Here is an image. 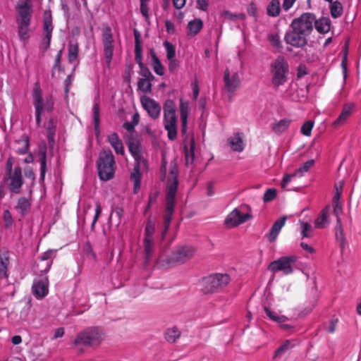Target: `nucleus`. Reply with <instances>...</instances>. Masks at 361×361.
Wrapping results in <instances>:
<instances>
[{"label": "nucleus", "instance_id": "f257e3e1", "mask_svg": "<svg viewBox=\"0 0 361 361\" xmlns=\"http://www.w3.org/2000/svg\"><path fill=\"white\" fill-rule=\"evenodd\" d=\"M178 169L176 162L171 163L166 182V207L164 215L161 237L164 238L170 227L176 204V195L178 186Z\"/></svg>", "mask_w": 361, "mask_h": 361}, {"label": "nucleus", "instance_id": "f03ea898", "mask_svg": "<svg viewBox=\"0 0 361 361\" xmlns=\"http://www.w3.org/2000/svg\"><path fill=\"white\" fill-rule=\"evenodd\" d=\"M16 23L19 39L26 43L30 38V25L33 13L31 0H19L16 6Z\"/></svg>", "mask_w": 361, "mask_h": 361}, {"label": "nucleus", "instance_id": "7ed1b4c3", "mask_svg": "<svg viewBox=\"0 0 361 361\" xmlns=\"http://www.w3.org/2000/svg\"><path fill=\"white\" fill-rule=\"evenodd\" d=\"M128 147L131 156L135 159V166L130 179L134 183V192L137 193L140 188L142 173L147 170L148 163L142 156L141 144L138 140L130 141Z\"/></svg>", "mask_w": 361, "mask_h": 361}, {"label": "nucleus", "instance_id": "20e7f679", "mask_svg": "<svg viewBox=\"0 0 361 361\" xmlns=\"http://www.w3.org/2000/svg\"><path fill=\"white\" fill-rule=\"evenodd\" d=\"M104 337L105 334L101 328L98 326L87 327L78 333L73 344L75 346L83 345L95 348L101 345Z\"/></svg>", "mask_w": 361, "mask_h": 361}, {"label": "nucleus", "instance_id": "39448f33", "mask_svg": "<svg viewBox=\"0 0 361 361\" xmlns=\"http://www.w3.org/2000/svg\"><path fill=\"white\" fill-rule=\"evenodd\" d=\"M99 178L102 180L107 181L112 179L115 174L116 162L114 157L110 149L100 152L97 161Z\"/></svg>", "mask_w": 361, "mask_h": 361}, {"label": "nucleus", "instance_id": "423d86ee", "mask_svg": "<svg viewBox=\"0 0 361 361\" xmlns=\"http://www.w3.org/2000/svg\"><path fill=\"white\" fill-rule=\"evenodd\" d=\"M271 75V84L274 87L278 88L288 81L289 66L288 62L283 56L277 57L270 66Z\"/></svg>", "mask_w": 361, "mask_h": 361}, {"label": "nucleus", "instance_id": "0eeeda50", "mask_svg": "<svg viewBox=\"0 0 361 361\" xmlns=\"http://www.w3.org/2000/svg\"><path fill=\"white\" fill-rule=\"evenodd\" d=\"M230 280V276L227 274H210L202 279V291L205 294L218 292L226 287Z\"/></svg>", "mask_w": 361, "mask_h": 361}, {"label": "nucleus", "instance_id": "6e6552de", "mask_svg": "<svg viewBox=\"0 0 361 361\" xmlns=\"http://www.w3.org/2000/svg\"><path fill=\"white\" fill-rule=\"evenodd\" d=\"M32 96L33 99V106L35 111H36V106L41 109L40 113L47 111L51 113L54 109V99L52 95H47L44 98L42 95V90L40 87L39 82L34 84Z\"/></svg>", "mask_w": 361, "mask_h": 361}, {"label": "nucleus", "instance_id": "1a4fd4ad", "mask_svg": "<svg viewBox=\"0 0 361 361\" xmlns=\"http://www.w3.org/2000/svg\"><path fill=\"white\" fill-rule=\"evenodd\" d=\"M102 42L106 65L110 68L114 51V39L111 28L107 25L102 30Z\"/></svg>", "mask_w": 361, "mask_h": 361}, {"label": "nucleus", "instance_id": "9d476101", "mask_svg": "<svg viewBox=\"0 0 361 361\" xmlns=\"http://www.w3.org/2000/svg\"><path fill=\"white\" fill-rule=\"evenodd\" d=\"M297 261L295 255L284 256L271 262L268 269L273 272L281 271L284 275H288L293 272V265Z\"/></svg>", "mask_w": 361, "mask_h": 361}, {"label": "nucleus", "instance_id": "9b49d317", "mask_svg": "<svg viewBox=\"0 0 361 361\" xmlns=\"http://www.w3.org/2000/svg\"><path fill=\"white\" fill-rule=\"evenodd\" d=\"M3 182L7 185L11 192L19 194L24 183L21 168L16 166L13 172H7Z\"/></svg>", "mask_w": 361, "mask_h": 361}, {"label": "nucleus", "instance_id": "f8f14e48", "mask_svg": "<svg viewBox=\"0 0 361 361\" xmlns=\"http://www.w3.org/2000/svg\"><path fill=\"white\" fill-rule=\"evenodd\" d=\"M314 15L312 13H304L292 20L290 27L310 35L314 29Z\"/></svg>", "mask_w": 361, "mask_h": 361}, {"label": "nucleus", "instance_id": "ddd939ff", "mask_svg": "<svg viewBox=\"0 0 361 361\" xmlns=\"http://www.w3.org/2000/svg\"><path fill=\"white\" fill-rule=\"evenodd\" d=\"M195 252V248L192 246H178L172 252L171 256L168 259L167 262L169 265L184 263L189 260L194 255Z\"/></svg>", "mask_w": 361, "mask_h": 361}, {"label": "nucleus", "instance_id": "4468645a", "mask_svg": "<svg viewBox=\"0 0 361 361\" xmlns=\"http://www.w3.org/2000/svg\"><path fill=\"white\" fill-rule=\"evenodd\" d=\"M309 36V35L298 31L295 28H291L290 30L286 32L284 41L287 44L295 48H303L307 44Z\"/></svg>", "mask_w": 361, "mask_h": 361}, {"label": "nucleus", "instance_id": "2eb2a0df", "mask_svg": "<svg viewBox=\"0 0 361 361\" xmlns=\"http://www.w3.org/2000/svg\"><path fill=\"white\" fill-rule=\"evenodd\" d=\"M54 25L52 16L50 11H44L43 14V35L42 44L44 46V50H47L51 44Z\"/></svg>", "mask_w": 361, "mask_h": 361}, {"label": "nucleus", "instance_id": "dca6fc26", "mask_svg": "<svg viewBox=\"0 0 361 361\" xmlns=\"http://www.w3.org/2000/svg\"><path fill=\"white\" fill-rule=\"evenodd\" d=\"M251 218V214H242L240 209L235 208L227 215L224 224L227 228H231L246 222Z\"/></svg>", "mask_w": 361, "mask_h": 361}, {"label": "nucleus", "instance_id": "f3484780", "mask_svg": "<svg viewBox=\"0 0 361 361\" xmlns=\"http://www.w3.org/2000/svg\"><path fill=\"white\" fill-rule=\"evenodd\" d=\"M140 102L143 109L152 118L157 119L159 117L161 107L157 101L147 96H142L140 97Z\"/></svg>", "mask_w": 361, "mask_h": 361}, {"label": "nucleus", "instance_id": "a211bd4d", "mask_svg": "<svg viewBox=\"0 0 361 361\" xmlns=\"http://www.w3.org/2000/svg\"><path fill=\"white\" fill-rule=\"evenodd\" d=\"M49 282L47 276H42L41 279L34 280L32 286V293L38 300L44 298L49 292Z\"/></svg>", "mask_w": 361, "mask_h": 361}, {"label": "nucleus", "instance_id": "6ab92c4d", "mask_svg": "<svg viewBox=\"0 0 361 361\" xmlns=\"http://www.w3.org/2000/svg\"><path fill=\"white\" fill-rule=\"evenodd\" d=\"M224 80L226 89L230 93L235 92L241 83L238 73L235 72L231 74L228 69L224 71Z\"/></svg>", "mask_w": 361, "mask_h": 361}, {"label": "nucleus", "instance_id": "aec40b11", "mask_svg": "<svg viewBox=\"0 0 361 361\" xmlns=\"http://www.w3.org/2000/svg\"><path fill=\"white\" fill-rule=\"evenodd\" d=\"M163 123L164 129L167 131L168 138L170 140H175L177 137L176 114L164 116Z\"/></svg>", "mask_w": 361, "mask_h": 361}, {"label": "nucleus", "instance_id": "412c9836", "mask_svg": "<svg viewBox=\"0 0 361 361\" xmlns=\"http://www.w3.org/2000/svg\"><path fill=\"white\" fill-rule=\"evenodd\" d=\"M355 108L354 103H346L343 106L342 111L338 117L332 123L331 126L337 128L343 126L348 119Z\"/></svg>", "mask_w": 361, "mask_h": 361}, {"label": "nucleus", "instance_id": "4be33fe9", "mask_svg": "<svg viewBox=\"0 0 361 361\" xmlns=\"http://www.w3.org/2000/svg\"><path fill=\"white\" fill-rule=\"evenodd\" d=\"M179 110L180 119L181 122V132L183 135H185L187 133L188 118L190 114L189 102L183 98L180 99Z\"/></svg>", "mask_w": 361, "mask_h": 361}, {"label": "nucleus", "instance_id": "5701e85b", "mask_svg": "<svg viewBox=\"0 0 361 361\" xmlns=\"http://www.w3.org/2000/svg\"><path fill=\"white\" fill-rule=\"evenodd\" d=\"M228 144L233 152H242L245 149L243 133L237 132L227 140Z\"/></svg>", "mask_w": 361, "mask_h": 361}, {"label": "nucleus", "instance_id": "b1692460", "mask_svg": "<svg viewBox=\"0 0 361 361\" xmlns=\"http://www.w3.org/2000/svg\"><path fill=\"white\" fill-rule=\"evenodd\" d=\"M286 221V216H284L279 219L274 223L269 232L267 234V239L269 242L272 243L276 240L281 228L285 225Z\"/></svg>", "mask_w": 361, "mask_h": 361}, {"label": "nucleus", "instance_id": "393cba45", "mask_svg": "<svg viewBox=\"0 0 361 361\" xmlns=\"http://www.w3.org/2000/svg\"><path fill=\"white\" fill-rule=\"evenodd\" d=\"M107 140L117 154L124 155L125 150L122 140L116 133H112L109 135Z\"/></svg>", "mask_w": 361, "mask_h": 361}, {"label": "nucleus", "instance_id": "a878e982", "mask_svg": "<svg viewBox=\"0 0 361 361\" xmlns=\"http://www.w3.org/2000/svg\"><path fill=\"white\" fill-rule=\"evenodd\" d=\"M135 36V59L138 66H142V49L140 42V33L136 29L134 30Z\"/></svg>", "mask_w": 361, "mask_h": 361}, {"label": "nucleus", "instance_id": "bb28decb", "mask_svg": "<svg viewBox=\"0 0 361 361\" xmlns=\"http://www.w3.org/2000/svg\"><path fill=\"white\" fill-rule=\"evenodd\" d=\"M39 161L40 164L39 180L41 182H44L47 172V147L45 145L39 149Z\"/></svg>", "mask_w": 361, "mask_h": 361}, {"label": "nucleus", "instance_id": "cd10ccee", "mask_svg": "<svg viewBox=\"0 0 361 361\" xmlns=\"http://www.w3.org/2000/svg\"><path fill=\"white\" fill-rule=\"evenodd\" d=\"M314 27L317 31L321 34L327 33L330 30L331 20L326 17L317 20L316 16H314Z\"/></svg>", "mask_w": 361, "mask_h": 361}, {"label": "nucleus", "instance_id": "c85d7f7f", "mask_svg": "<svg viewBox=\"0 0 361 361\" xmlns=\"http://www.w3.org/2000/svg\"><path fill=\"white\" fill-rule=\"evenodd\" d=\"M56 250L49 249L46 252H43L40 256L39 259L41 262H46V266L44 269L41 270V272L47 273L53 263V259L56 257Z\"/></svg>", "mask_w": 361, "mask_h": 361}, {"label": "nucleus", "instance_id": "c756f323", "mask_svg": "<svg viewBox=\"0 0 361 361\" xmlns=\"http://www.w3.org/2000/svg\"><path fill=\"white\" fill-rule=\"evenodd\" d=\"M329 212V206H326L322 209L321 214L314 221L315 228H324L329 225V221L327 217Z\"/></svg>", "mask_w": 361, "mask_h": 361}, {"label": "nucleus", "instance_id": "7c9ffc66", "mask_svg": "<svg viewBox=\"0 0 361 361\" xmlns=\"http://www.w3.org/2000/svg\"><path fill=\"white\" fill-rule=\"evenodd\" d=\"M202 27V20L200 18H195L194 20L189 21L188 24V35L190 37H194L200 32Z\"/></svg>", "mask_w": 361, "mask_h": 361}, {"label": "nucleus", "instance_id": "2f4dec72", "mask_svg": "<svg viewBox=\"0 0 361 361\" xmlns=\"http://www.w3.org/2000/svg\"><path fill=\"white\" fill-rule=\"evenodd\" d=\"M79 54V44L76 40H71L68 47V60L70 63H73L78 59Z\"/></svg>", "mask_w": 361, "mask_h": 361}, {"label": "nucleus", "instance_id": "473e14b6", "mask_svg": "<svg viewBox=\"0 0 361 361\" xmlns=\"http://www.w3.org/2000/svg\"><path fill=\"white\" fill-rule=\"evenodd\" d=\"M336 239L338 243L341 250L344 249L345 245V236L344 234L343 228L340 218L336 220Z\"/></svg>", "mask_w": 361, "mask_h": 361}, {"label": "nucleus", "instance_id": "72a5a7b5", "mask_svg": "<svg viewBox=\"0 0 361 361\" xmlns=\"http://www.w3.org/2000/svg\"><path fill=\"white\" fill-rule=\"evenodd\" d=\"M30 207L31 203L29 200L25 197H21L18 199L15 208L22 216H24L29 212Z\"/></svg>", "mask_w": 361, "mask_h": 361}, {"label": "nucleus", "instance_id": "f704fd0d", "mask_svg": "<svg viewBox=\"0 0 361 361\" xmlns=\"http://www.w3.org/2000/svg\"><path fill=\"white\" fill-rule=\"evenodd\" d=\"M16 144L20 145L16 149V153L20 155L25 154L30 149V137L27 135H23L20 139L16 141Z\"/></svg>", "mask_w": 361, "mask_h": 361}, {"label": "nucleus", "instance_id": "c9c22d12", "mask_svg": "<svg viewBox=\"0 0 361 361\" xmlns=\"http://www.w3.org/2000/svg\"><path fill=\"white\" fill-rule=\"evenodd\" d=\"M281 13V6L279 0H271L267 7V13L270 17H277Z\"/></svg>", "mask_w": 361, "mask_h": 361}, {"label": "nucleus", "instance_id": "e433bc0d", "mask_svg": "<svg viewBox=\"0 0 361 361\" xmlns=\"http://www.w3.org/2000/svg\"><path fill=\"white\" fill-rule=\"evenodd\" d=\"M143 247L145 252V262L148 263L152 257L154 253V240L144 239Z\"/></svg>", "mask_w": 361, "mask_h": 361}, {"label": "nucleus", "instance_id": "4c0bfd02", "mask_svg": "<svg viewBox=\"0 0 361 361\" xmlns=\"http://www.w3.org/2000/svg\"><path fill=\"white\" fill-rule=\"evenodd\" d=\"M264 312L267 316L273 322H277L278 324H282L286 322L288 319L284 315H280L277 312L272 311L267 307H264Z\"/></svg>", "mask_w": 361, "mask_h": 361}, {"label": "nucleus", "instance_id": "58836bf2", "mask_svg": "<svg viewBox=\"0 0 361 361\" xmlns=\"http://www.w3.org/2000/svg\"><path fill=\"white\" fill-rule=\"evenodd\" d=\"M180 336V331L177 327L168 329L165 332L166 340L171 343H173Z\"/></svg>", "mask_w": 361, "mask_h": 361}, {"label": "nucleus", "instance_id": "ea45409f", "mask_svg": "<svg viewBox=\"0 0 361 361\" xmlns=\"http://www.w3.org/2000/svg\"><path fill=\"white\" fill-rule=\"evenodd\" d=\"M290 120L284 118L273 124L272 130L276 133L280 134L284 132L290 126Z\"/></svg>", "mask_w": 361, "mask_h": 361}, {"label": "nucleus", "instance_id": "a19ab883", "mask_svg": "<svg viewBox=\"0 0 361 361\" xmlns=\"http://www.w3.org/2000/svg\"><path fill=\"white\" fill-rule=\"evenodd\" d=\"M154 79L140 78L137 82V90L143 93H150L152 91V81Z\"/></svg>", "mask_w": 361, "mask_h": 361}, {"label": "nucleus", "instance_id": "79ce46f5", "mask_svg": "<svg viewBox=\"0 0 361 361\" xmlns=\"http://www.w3.org/2000/svg\"><path fill=\"white\" fill-rule=\"evenodd\" d=\"M152 68L154 71L159 75H163L164 68L156 54L152 51Z\"/></svg>", "mask_w": 361, "mask_h": 361}, {"label": "nucleus", "instance_id": "37998d69", "mask_svg": "<svg viewBox=\"0 0 361 361\" xmlns=\"http://www.w3.org/2000/svg\"><path fill=\"white\" fill-rule=\"evenodd\" d=\"M330 13L331 16L334 18L340 17L343 13V6L341 2L338 1H334L331 2L330 4Z\"/></svg>", "mask_w": 361, "mask_h": 361}, {"label": "nucleus", "instance_id": "c03bdc74", "mask_svg": "<svg viewBox=\"0 0 361 361\" xmlns=\"http://www.w3.org/2000/svg\"><path fill=\"white\" fill-rule=\"evenodd\" d=\"M176 104L173 100L166 99L164 104V116L176 114Z\"/></svg>", "mask_w": 361, "mask_h": 361}, {"label": "nucleus", "instance_id": "a18cd8bd", "mask_svg": "<svg viewBox=\"0 0 361 361\" xmlns=\"http://www.w3.org/2000/svg\"><path fill=\"white\" fill-rule=\"evenodd\" d=\"M45 128L47 131V137L49 140H53L56 128V123L54 119L50 118L49 121L46 123Z\"/></svg>", "mask_w": 361, "mask_h": 361}, {"label": "nucleus", "instance_id": "49530a36", "mask_svg": "<svg viewBox=\"0 0 361 361\" xmlns=\"http://www.w3.org/2000/svg\"><path fill=\"white\" fill-rule=\"evenodd\" d=\"M8 258L7 257L0 256V277L2 279L8 278Z\"/></svg>", "mask_w": 361, "mask_h": 361}, {"label": "nucleus", "instance_id": "de8ad7c7", "mask_svg": "<svg viewBox=\"0 0 361 361\" xmlns=\"http://www.w3.org/2000/svg\"><path fill=\"white\" fill-rule=\"evenodd\" d=\"M93 112V120H94V129L97 130L99 127V102L96 100L93 104L92 107Z\"/></svg>", "mask_w": 361, "mask_h": 361}, {"label": "nucleus", "instance_id": "09e8293b", "mask_svg": "<svg viewBox=\"0 0 361 361\" xmlns=\"http://www.w3.org/2000/svg\"><path fill=\"white\" fill-rule=\"evenodd\" d=\"M155 232V225L152 221H148L145 229L144 239L154 240V234Z\"/></svg>", "mask_w": 361, "mask_h": 361}, {"label": "nucleus", "instance_id": "8fccbe9b", "mask_svg": "<svg viewBox=\"0 0 361 361\" xmlns=\"http://www.w3.org/2000/svg\"><path fill=\"white\" fill-rule=\"evenodd\" d=\"M300 228H301V235L302 238H310L311 237V233L312 231V226L307 223L300 221Z\"/></svg>", "mask_w": 361, "mask_h": 361}, {"label": "nucleus", "instance_id": "3c124183", "mask_svg": "<svg viewBox=\"0 0 361 361\" xmlns=\"http://www.w3.org/2000/svg\"><path fill=\"white\" fill-rule=\"evenodd\" d=\"M314 161L313 159L305 161L300 167H299L295 173L298 176H302L303 174L309 171V169L313 166Z\"/></svg>", "mask_w": 361, "mask_h": 361}, {"label": "nucleus", "instance_id": "603ef678", "mask_svg": "<svg viewBox=\"0 0 361 361\" xmlns=\"http://www.w3.org/2000/svg\"><path fill=\"white\" fill-rule=\"evenodd\" d=\"M314 126V121L308 120L305 122L300 129L302 134L305 136H310Z\"/></svg>", "mask_w": 361, "mask_h": 361}, {"label": "nucleus", "instance_id": "864d4df0", "mask_svg": "<svg viewBox=\"0 0 361 361\" xmlns=\"http://www.w3.org/2000/svg\"><path fill=\"white\" fill-rule=\"evenodd\" d=\"M164 46L166 51V57L168 59H175L176 49L174 46L168 41L164 42Z\"/></svg>", "mask_w": 361, "mask_h": 361}, {"label": "nucleus", "instance_id": "5fc2aeb1", "mask_svg": "<svg viewBox=\"0 0 361 361\" xmlns=\"http://www.w3.org/2000/svg\"><path fill=\"white\" fill-rule=\"evenodd\" d=\"M123 216V209L120 207H116L111 212L110 219L116 218L117 224H120Z\"/></svg>", "mask_w": 361, "mask_h": 361}, {"label": "nucleus", "instance_id": "6e6d98bb", "mask_svg": "<svg viewBox=\"0 0 361 361\" xmlns=\"http://www.w3.org/2000/svg\"><path fill=\"white\" fill-rule=\"evenodd\" d=\"M277 191L275 188L267 189L263 196V200L265 202L272 201L276 197Z\"/></svg>", "mask_w": 361, "mask_h": 361}, {"label": "nucleus", "instance_id": "4d7b16f0", "mask_svg": "<svg viewBox=\"0 0 361 361\" xmlns=\"http://www.w3.org/2000/svg\"><path fill=\"white\" fill-rule=\"evenodd\" d=\"M269 41L270 42L271 44L276 48L281 49V42L280 39V37L278 34H271L269 35Z\"/></svg>", "mask_w": 361, "mask_h": 361}, {"label": "nucleus", "instance_id": "13d9d810", "mask_svg": "<svg viewBox=\"0 0 361 361\" xmlns=\"http://www.w3.org/2000/svg\"><path fill=\"white\" fill-rule=\"evenodd\" d=\"M140 74L143 77L142 78L154 79V76L152 75L149 69L146 67L144 64L139 66Z\"/></svg>", "mask_w": 361, "mask_h": 361}, {"label": "nucleus", "instance_id": "bf43d9fd", "mask_svg": "<svg viewBox=\"0 0 361 361\" xmlns=\"http://www.w3.org/2000/svg\"><path fill=\"white\" fill-rule=\"evenodd\" d=\"M158 195H159L158 192H151L149 194L148 204H147V205L145 209V212H144L145 214L149 211L151 206L157 202Z\"/></svg>", "mask_w": 361, "mask_h": 361}, {"label": "nucleus", "instance_id": "052dcab7", "mask_svg": "<svg viewBox=\"0 0 361 361\" xmlns=\"http://www.w3.org/2000/svg\"><path fill=\"white\" fill-rule=\"evenodd\" d=\"M290 341H286L282 345H281L277 350L275 351L274 357L281 356L290 347Z\"/></svg>", "mask_w": 361, "mask_h": 361}, {"label": "nucleus", "instance_id": "680f3d73", "mask_svg": "<svg viewBox=\"0 0 361 361\" xmlns=\"http://www.w3.org/2000/svg\"><path fill=\"white\" fill-rule=\"evenodd\" d=\"M338 322V319L337 318H334L329 321L328 325L325 326V330L329 334H334L336 331L337 324Z\"/></svg>", "mask_w": 361, "mask_h": 361}, {"label": "nucleus", "instance_id": "e2e57ef3", "mask_svg": "<svg viewBox=\"0 0 361 361\" xmlns=\"http://www.w3.org/2000/svg\"><path fill=\"white\" fill-rule=\"evenodd\" d=\"M296 176H298V174L295 172L292 174H285L281 182V187L285 188L287 185L292 180L293 178Z\"/></svg>", "mask_w": 361, "mask_h": 361}, {"label": "nucleus", "instance_id": "0e129e2a", "mask_svg": "<svg viewBox=\"0 0 361 361\" xmlns=\"http://www.w3.org/2000/svg\"><path fill=\"white\" fill-rule=\"evenodd\" d=\"M4 220L5 223V226L6 227L11 226L13 224V219L11 212L8 210H6L4 212Z\"/></svg>", "mask_w": 361, "mask_h": 361}, {"label": "nucleus", "instance_id": "69168bd1", "mask_svg": "<svg viewBox=\"0 0 361 361\" xmlns=\"http://www.w3.org/2000/svg\"><path fill=\"white\" fill-rule=\"evenodd\" d=\"M101 213H102V207L100 206V204L99 203H97L96 204V207H95L94 216V219H93V221H92V225H91V227H92V229L94 228V225H95L97 221L98 220V218L100 216Z\"/></svg>", "mask_w": 361, "mask_h": 361}, {"label": "nucleus", "instance_id": "338daca9", "mask_svg": "<svg viewBox=\"0 0 361 361\" xmlns=\"http://www.w3.org/2000/svg\"><path fill=\"white\" fill-rule=\"evenodd\" d=\"M62 56V50H59L55 57L54 64L53 66V69L58 68L59 70H61L62 68L61 66V59Z\"/></svg>", "mask_w": 361, "mask_h": 361}, {"label": "nucleus", "instance_id": "774afa93", "mask_svg": "<svg viewBox=\"0 0 361 361\" xmlns=\"http://www.w3.org/2000/svg\"><path fill=\"white\" fill-rule=\"evenodd\" d=\"M334 204V215L338 218L339 217L340 214L342 212V205L340 202V201L338 202H333Z\"/></svg>", "mask_w": 361, "mask_h": 361}]
</instances>
